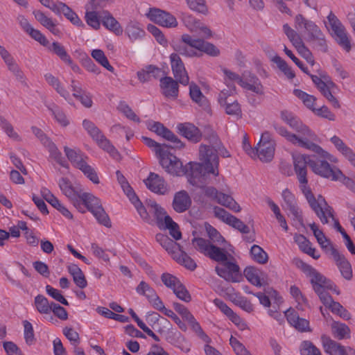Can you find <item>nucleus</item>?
<instances>
[{
	"mask_svg": "<svg viewBox=\"0 0 355 355\" xmlns=\"http://www.w3.org/2000/svg\"><path fill=\"white\" fill-rule=\"evenodd\" d=\"M157 157L160 165L166 173L174 176L186 175L190 184L198 185V181L193 179V176H196L200 173L199 170H201V166L199 164L190 162L183 166L180 159L171 153L168 148H165Z\"/></svg>",
	"mask_w": 355,
	"mask_h": 355,
	"instance_id": "1",
	"label": "nucleus"
},
{
	"mask_svg": "<svg viewBox=\"0 0 355 355\" xmlns=\"http://www.w3.org/2000/svg\"><path fill=\"white\" fill-rule=\"evenodd\" d=\"M199 157L202 163L193 162L199 164L201 170L200 174L193 176V179L198 181L197 187H201L200 184L204 183L207 174L211 173L215 176L218 175V150L210 147V146L201 144L199 148Z\"/></svg>",
	"mask_w": 355,
	"mask_h": 355,
	"instance_id": "2",
	"label": "nucleus"
},
{
	"mask_svg": "<svg viewBox=\"0 0 355 355\" xmlns=\"http://www.w3.org/2000/svg\"><path fill=\"white\" fill-rule=\"evenodd\" d=\"M273 128L277 133L285 137L294 145L310 150L323 158L329 157V153L324 151L320 146L311 141V140L315 139V137H308L300 133H298V135L291 133L286 128L277 123L273 124Z\"/></svg>",
	"mask_w": 355,
	"mask_h": 355,
	"instance_id": "3",
	"label": "nucleus"
},
{
	"mask_svg": "<svg viewBox=\"0 0 355 355\" xmlns=\"http://www.w3.org/2000/svg\"><path fill=\"white\" fill-rule=\"evenodd\" d=\"M303 194L305 196L311 208L320 218L322 224L329 223L328 217H333V208L328 205L324 198L319 195L316 198L310 188L307 186H303L301 189Z\"/></svg>",
	"mask_w": 355,
	"mask_h": 355,
	"instance_id": "4",
	"label": "nucleus"
},
{
	"mask_svg": "<svg viewBox=\"0 0 355 355\" xmlns=\"http://www.w3.org/2000/svg\"><path fill=\"white\" fill-rule=\"evenodd\" d=\"M192 243L196 250L216 262L221 263L227 261L228 256L234 259L225 248L215 245L209 240L194 238Z\"/></svg>",
	"mask_w": 355,
	"mask_h": 355,
	"instance_id": "5",
	"label": "nucleus"
},
{
	"mask_svg": "<svg viewBox=\"0 0 355 355\" xmlns=\"http://www.w3.org/2000/svg\"><path fill=\"white\" fill-rule=\"evenodd\" d=\"M82 209L79 210L85 212L83 205H85L89 211H90L98 222L107 227H111V222L108 215L102 207L101 200L90 193H83L81 196Z\"/></svg>",
	"mask_w": 355,
	"mask_h": 355,
	"instance_id": "6",
	"label": "nucleus"
},
{
	"mask_svg": "<svg viewBox=\"0 0 355 355\" xmlns=\"http://www.w3.org/2000/svg\"><path fill=\"white\" fill-rule=\"evenodd\" d=\"M83 126L101 148L107 151L113 158L117 159L119 156L118 151L93 122L85 119L83 121Z\"/></svg>",
	"mask_w": 355,
	"mask_h": 355,
	"instance_id": "7",
	"label": "nucleus"
},
{
	"mask_svg": "<svg viewBox=\"0 0 355 355\" xmlns=\"http://www.w3.org/2000/svg\"><path fill=\"white\" fill-rule=\"evenodd\" d=\"M64 153L69 160L80 169L94 184H98L99 179L95 170L83 158L80 151H76L67 146L64 148Z\"/></svg>",
	"mask_w": 355,
	"mask_h": 355,
	"instance_id": "8",
	"label": "nucleus"
},
{
	"mask_svg": "<svg viewBox=\"0 0 355 355\" xmlns=\"http://www.w3.org/2000/svg\"><path fill=\"white\" fill-rule=\"evenodd\" d=\"M299 263L298 267L307 277H310V282L313 291H315V287H320V288H327V289L335 291L338 295L340 293L339 291H337L336 286L316 269L302 261H300Z\"/></svg>",
	"mask_w": 355,
	"mask_h": 355,
	"instance_id": "9",
	"label": "nucleus"
},
{
	"mask_svg": "<svg viewBox=\"0 0 355 355\" xmlns=\"http://www.w3.org/2000/svg\"><path fill=\"white\" fill-rule=\"evenodd\" d=\"M327 20L333 31V37L340 46L349 51L351 44L345 26L332 11L327 16Z\"/></svg>",
	"mask_w": 355,
	"mask_h": 355,
	"instance_id": "10",
	"label": "nucleus"
},
{
	"mask_svg": "<svg viewBox=\"0 0 355 355\" xmlns=\"http://www.w3.org/2000/svg\"><path fill=\"white\" fill-rule=\"evenodd\" d=\"M313 161V162H311V168L315 174L329 178L331 180H339L343 176L340 169L331 167L328 162L320 159L315 155Z\"/></svg>",
	"mask_w": 355,
	"mask_h": 355,
	"instance_id": "11",
	"label": "nucleus"
},
{
	"mask_svg": "<svg viewBox=\"0 0 355 355\" xmlns=\"http://www.w3.org/2000/svg\"><path fill=\"white\" fill-rule=\"evenodd\" d=\"M275 142L272 139L269 132L266 131L261 135V139L256 148L255 153L261 162H270L275 154Z\"/></svg>",
	"mask_w": 355,
	"mask_h": 355,
	"instance_id": "12",
	"label": "nucleus"
},
{
	"mask_svg": "<svg viewBox=\"0 0 355 355\" xmlns=\"http://www.w3.org/2000/svg\"><path fill=\"white\" fill-rule=\"evenodd\" d=\"M293 159L294 170L300 182V187L302 189L303 186L308 185L306 166L309 165L311 167V162H313V156L311 157L306 155L295 154L293 155Z\"/></svg>",
	"mask_w": 355,
	"mask_h": 355,
	"instance_id": "13",
	"label": "nucleus"
},
{
	"mask_svg": "<svg viewBox=\"0 0 355 355\" xmlns=\"http://www.w3.org/2000/svg\"><path fill=\"white\" fill-rule=\"evenodd\" d=\"M184 44L197 51H201L211 56H218L220 51L213 44L205 42L202 39H195L188 34H184L181 37V41Z\"/></svg>",
	"mask_w": 355,
	"mask_h": 355,
	"instance_id": "14",
	"label": "nucleus"
},
{
	"mask_svg": "<svg viewBox=\"0 0 355 355\" xmlns=\"http://www.w3.org/2000/svg\"><path fill=\"white\" fill-rule=\"evenodd\" d=\"M204 193L206 196L216 200L218 203L225 206L234 212L241 211L239 205L229 195L218 192L213 187H204Z\"/></svg>",
	"mask_w": 355,
	"mask_h": 355,
	"instance_id": "15",
	"label": "nucleus"
},
{
	"mask_svg": "<svg viewBox=\"0 0 355 355\" xmlns=\"http://www.w3.org/2000/svg\"><path fill=\"white\" fill-rule=\"evenodd\" d=\"M148 129L157 135L162 137L165 139L171 141L172 145H169L171 148L181 149L184 147V144L180 139L169 129L166 128L159 122H152L148 123Z\"/></svg>",
	"mask_w": 355,
	"mask_h": 355,
	"instance_id": "16",
	"label": "nucleus"
},
{
	"mask_svg": "<svg viewBox=\"0 0 355 355\" xmlns=\"http://www.w3.org/2000/svg\"><path fill=\"white\" fill-rule=\"evenodd\" d=\"M215 270L218 276L228 282H237L241 277L239 266L228 259L221 262V266H216Z\"/></svg>",
	"mask_w": 355,
	"mask_h": 355,
	"instance_id": "17",
	"label": "nucleus"
},
{
	"mask_svg": "<svg viewBox=\"0 0 355 355\" xmlns=\"http://www.w3.org/2000/svg\"><path fill=\"white\" fill-rule=\"evenodd\" d=\"M59 187L62 193L68 198L73 205L78 210H81V196L83 193L73 187L71 182L66 178H62L59 180Z\"/></svg>",
	"mask_w": 355,
	"mask_h": 355,
	"instance_id": "18",
	"label": "nucleus"
},
{
	"mask_svg": "<svg viewBox=\"0 0 355 355\" xmlns=\"http://www.w3.org/2000/svg\"><path fill=\"white\" fill-rule=\"evenodd\" d=\"M321 340L324 352L329 355H355L352 347L343 346L325 335L322 336Z\"/></svg>",
	"mask_w": 355,
	"mask_h": 355,
	"instance_id": "19",
	"label": "nucleus"
},
{
	"mask_svg": "<svg viewBox=\"0 0 355 355\" xmlns=\"http://www.w3.org/2000/svg\"><path fill=\"white\" fill-rule=\"evenodd\" d=\"M284 205L282 206L288 209L292 214L293 220H296L302 226H304L302 213L297 206L294 194L288 189H284L282 193Z\"/></svg>",
	"mask_w": 355,
	"mask_h": 355,
	"instance_id": "20",
	"label": "nucleus"
},
{
	"mask_svg": "<svg viewBox=\"0 0 355 355\" xmlns=\"http://www.w3.org/2000/svg\"><path fill=\"white\" fill-rule=\"evenodd\" d=\"M214 211L216 218L238 230L241 233L248 234L250 232V228L248 226L245 225L240 219L228 213L224 209L215 207L214 208Z\"/></svg>",
	"mask_w": 355,
	"mask_h": 355,
	"instance_id": "21",
	"label": "nucleus"
},
{
	"mask_svg": "<svg viewBox=\"0 0 355 355\" xmlns=\"http://www.w3.org/2000/svg\"><path fill=\"white\" fill-rule=\"evenodd\" d=\"M147 17L164 27L173 28L178 26L177 19L173 15L157 8H150Z\"/></svg>",
	"mask_w": 355,
	"mask_h": 355,
	"instance_id": "22",
	"label": "nucleus"
},
{
	"mask_svg": "<svg viewBox=\"0 0 355 355\" xmlns=\"http://www.w3.org/2000/svg\"><path fill=\"white\" fill-rule=\"evenodd\" d=\"M281 119L297 133L308 137H315V134L306 125L302 124L293 113L283 110L281 112Z\"/></svg>",
	"mask_w": 355,
	"mask_h": 355,
	"instance_id": "23",
	"label": "nucleus"
},
{
	"mask_svg": "<svg viewBox=\"0 0 355 355\" xmlns=\"http://www.w3.org/2000/svg\"><path fill=\"white\" fill-rule=\"evenodd\" d=\"M330 252L341 273V275L346 280H351L353 277V273L352 266L349 261L334 246H330Z\"/></svg>",
	"mask_w": 355,
	"mask_h": 355,
	"instance_id": "24",
	"label": "nucleus"
},
{
	"mask_svg": "<svg viewBox=\"0 0 355 355\" xmlns=\"http://www.w3.org/2000/svg\"><path fill=\"white\" fill-rule=\"evenodd\" d=\"M171 68L173 76L180 83L187 85L189 78L184 68V63L178 53H172L170 56Z\"/></svg>",
	"mask_w": 355,
	"mask_h": 355,
	"instance_id": "25",
	"label": "nucleus"
},
{
	"mask_svg": "<svg viewBox=\"0 0 355 355\" xmlns=\"http://www.w3.org/2000/svg\"><path fill=\"white\" fill-rule=\"evenodd\" d=\"M284 314L288 323L298 331L308 332L311 331L309 321L300 318L298 313L294 309H288L284 312Z\"/></svg>",
	"mask_w": 355,
	"mask_h": 355,
	"instance_id": "26",
	"label": "nucleus"
},
{
	"mask_svg": "<svg viewBox=\"0 0 355 355\" xmlns=\"http://www.w3.org/2000/svg\"><path fill=\"white\" fill-rule=\"evenodd\" d=\"M240 85L257 94H263V87L259 78L250 71H245L242 75Z\"/></svg>",
	"mask_w": 355,
	"mask_h": 355,
	"instance_id": "27",
	"label": "nucleus"
},
{
	"mask_svg": "<svg viewBox=\"0 0 355 355\" xmlns=\"http://www.w3.org/2000/svg\"><path fill=\"white\" fill-rule=\"evenodd\" d=\"M296 27L304 28L308 34L309 40L322 33L320 27L313 21L307 19L302 15L298 14L295 17Z\"/></svg>",
	"mask_w": 355,
	"mask_h": 355,
	"instance_id": "28",
	"label": "nucleus"
},
{
	"mask_svg": "<svg viewBox=\"0 0 355 355\" xmlns=\"http://www.w3.org/2000/svg\"><path fill=\"white\" fill-rule=\"evenodd\" d=\"M178 130L181 135L193 143L200 141L202 138L200 130L192 123H180Z\"/></svg>",
	"mask_w": 355,
	"mask_h": 355,
	"instance_id": "29",
	"label": "nucleus"
},
{
	"mask_svg": "<svg viewBox=\"0 0 355 355\" xmlns=\"http://www.w3.org/2000/svg\"><path fill=\"white\" fill-rule=\"evenodd\" d=\"M144 182L146 187L154 193L164 195L167 191L164 180L155 173H150Z\"/></svg>",
	"mask_w": 355,
	"mask_h": 355,
	"instance_id": "30",
	"label": "nucleus"
},
{
	"mask_svg": "<svg viewBox=\"0 0 355 355\" xmlns=\"http://www.w3.org/2000/svg\"><path fill=\"white\" fill-rule=\"evenodd\" d=\"M178 81L171 77L166 76L160 79L162 94L167 98H176L178 96Z\"/></svg>",
	"mask_w": 355,
	"mask_h": 355,
	"instance_id": "31",
	"label": "nucleus"
},
{
	"mask_svg": "<svg viewBox=\"0 0 355 355\" xmlns=\"http://www.w3.org/2000/svg\"><path fill=\"white\" fill-rule=\"evenodd\" d=\"M191 205V200L185 191L177 192L173 200V207L176 212L182 213Z\"/></svg>",
	"mask_w": 355,
	"mask_h": 355,
	"instance_id": "32",
	"label": "nucleus"
},
{
	"mask_svg": "<svg viewBox=\"0 0 355 355\" xmlns=\"http://www.w3.org/2000/svg\"><path fill=\"white\" fill-rule=\"evenodd\" d=\"M156 241L164 248L173 258L175 255L182 249L180 244L171 239L168 236L163 234H157L155 236Z\"/></svg>",
	"mask_w": 355,
	"mask_h": 355,
	"instance_id": "33",
	"label": "nucleus"
},
{
	"mask_svg": "<svg viewBox=\"0 0 355 355\" xmlns=\"http://www.w3.org/2000/svg\"><path fill=\"white\" fill-rule=\"evenodd\" d=\"M189 95L193 101L204 110L209 107V101L207 98L202 94L199 87L193 83H191L189 86Z\"/></svg>",
	"mask_w": 355,
	"mask_h": 355,
	"instance_id": "34",
	"label": "nucleus"
},
{
	"mask_svg": "<svg viewBox=\"0 0 355 355\" xmlns=\"http://www.w3.org/2000/svg\"><path fill=\"white\" fill-rule=\"evenodd\" d=\"M331 327L332 334L336 338L343 340L350 337V329L345 324L334 321Z\"/></svg>",
	"mask_w": 355,
	"mask_h": 355,
	"instance_id": "35",
	"label": "nucleus"
},
{
	"mask_svg": "<svg viewBox=\"0 0 355 355\" xmlns=\"http://www.w3.org/2000/svg\"><path fill=\"white\" fill-rule=\"evenodd\" d=\"M103 24L117 35H120L123 33V28L120 24L108 12H105V15L103 18Z\"/></svg>",
	"mask_w": 355,
	"mask_h": 355,
	"instance_id": "36",
	"label": "nucleus"
},
{
	"mask_svg": "<svg viewBox=\"0 0 355 355\" xmlns=\"http://www.w3.org/2000/svg\"><path fill=\"white\" fill-rule=\"evenodd\" d=\"M125 33L132 42L141 40L145 35V31L136 23H130L125 28Z\"/></svg>",
	"mask_w": 355,
	"mask_h": 355,
	"instance_id": "37",
	"label": "nucleus"
},
{
	"mask_svg": "<svg viewBox=\"0 0 355 355\" xmlns=\"http://www.w3.org/2000/svg\"><path fill=\"white\" fill-rule=\"evenodd\" d=\"M225 109V113L228 115L236 116L237 119L242 117V110L241 105L237 101H230L220 105Z\"/></svg>",
	"mask_w": 355,
	"mask_h": 355,
	"instance_id": "38",
	"label": "nucleus"
},
{
	"mask_svg": "<svg viewBox=\"0 0 355 355\" xmlns=\"http://www.w3.org/2000/svg\"><path fill=\"white\" fill-rule=\"evenodd\" d=\"M178 263L184 266L185 268L190 270H194L197 265L196 262L192 259L182 249L178 252L173 257Z\"/></svg>",
	"mask_w": 355,
	"mask_h": 355,
	"instance_id": "39",
	"label": "nucleus"
},
{
	"mask_svg": "<svg viewBox=\"0 0 355 355\" xmlns=\"http://www.w3.org/2000/svg\"><path fill=\"white\" fill-rule=\"evenodd\" d=\"M244 275L253 285L261 287L263 284L260 278V271L254 267H247L244 270Z\"/></svg>",
	"mask_w": 355,
	"mask_h": 355,
	"instance_id": "40",
	"label": "nucleus"
},
{
	"mask_svg": "<svg viewBox=\"0 0 355 355\" xmlns=\"http://www.w3.org/2000/svg\"><path fill=\"white\" fill-rule=\"evenodd\" d=\"M250 254L253 260L260 264H264L268 262V254L262 248L257 245H254L251 247Z\"/></svg>",
	"mask_w": 355,
	"mask_h": 355,
	"instance_id": "41",
	"label": "nucleus"
},
{
	"mask_svg": "<svg viewBox=\"0 0 355 355\" xmlns=\"http://www.w3.org/2000/svg\"><path fill=\"white\" fill-rule=\"evenodd\" d=\"M35 306L36 309L42 314H48L51 311L52 306L48 300L42 295H38L35 297Z\"/></svg>",
	"mask_w": 355,
	"mask_h": 355,
	"instance_id": "42",
	"label": "nucleus"
},
{
	"mask_svg": "<svg viewBox=\"0 0 355 355\" xmlns=\"http://www.w3.org/2000/svg\"><path fill=\"white\" fill-rule=\"evenodd\" d=\"M293 93L297 98L302 101L303 103L307 108L313 112V110L315 108L314 107V105L316 101L315 96L308 94L306 92L298 89H294Z\"/></svg>",
	"mask_w": 355,
	"mask_h": 355,
	"instance_id": "43",
	"label": "nucleus"
},
{
	"mask_svg": "<svg viewBox=\"0 0 355 355\" xmlns=\"http://www.w3.org/2000/svg\"><path fill=\"white\" fill-rule=\"evenodd\" d=\"M91 55L102 67L110 72L114 71V67L110 64L104 52L101 49H94L92 51Z\"/></svg>",
	"mask_w": 355,
	"mask_h": 355,
	"instance_id": "44",
	"label": "nucleus"
},
{
	"mask_svg": "<svg viewBox=\"0 0 355 355\" xmlns=\"http://www.w3.org/2000/svg\"><path fill=\"white\" fill-rule=\"evenodd\" d=\"M50 50L53 52L59 58L65 62H70V55L67 52L64 46L58 42H53L50 47Z\"/></svg>",
	"mask_w": 355,
	"mask_h": 355,
	"instance_id": "45",
	"label": "nucleus"
},
{
	"mask_svg": "<svg viewBox=\"0 0 355 355\" xmlns=\"http://www.w3.org/2000/svg\"><path fill=\"white\" fill-rule=\"evenodd\" d=\"M188 7L193 11L206 15L208 12L206 0H186Z\"/></svg>",
	"mask_w": 355,
	"mask_h": 355,
	"instance_id": "46",
	"label": "nucleus"
},
{
	"mask_svg": "<svg viewBox=\"0 0 355 355\" xmlns=\"http://www.w3.org/2000/svg\"><path fill=\"white\" fill-rule=\"evenodd\" d=\"M300 351L301 355H322L320 350L309 340L301 343Z\"/></svg>",
	"mask_w": 355,
	"mask_h": 355,
	"instance_id": "47",
	"label": "nucleus"
},
{
	"mask_svg": "<svg viewBox=\"0 0 355 355\" xmlns=\"http://www.w3.org/2000/svg\"><path fill=\"white\" fill-rule=\"evenodd\" d=\"M174 50L178 53L187 57L198 56V52L182 42L173 46Z\"/></svg>",
	"mask_w": 355,
	"mask_h": 355,
	"instance_id": "48",
	"label": "nucleus"
},
{
	"mask_svg": "<svg viewBox=\"0 0 355 355\" xmlns=\"http://www.w3.org/2000/svg\"><path fill=\"white\" fill-rule=\"evenodd\" d=\"M6 66L8 69L15 76L17 80L24 85H26V76L15 60Z\"/></svg>",
	"mask_w": 355,
	"mask_h": 355,
	"instance_id": "49",
	"label": "nucleus"
},
{
	"mask_svg": "<svg viewBox=\"0 0 355 355\" xmlns=\"http://www.w3.org/2000/svg\"><path fill=\"white\" fill-rule=\"evenodd\" d=\"M142 139L147 146L153 148L157 157H158V155H160L165 148H170L169 145L160 144L152 139L146 137H142Z\"/></svg>",
	"mask_w": 355,
	"mask_h": 355,
	"instance_id": "50",
	"label": "nucleus"
},
{
	"mask_svg": "<svg viewBox=\"0 0 355 355\" xmlns=\"http://www.w3.org/2000/svg\"><path fill=\"white\" fill-rule=\"evenodd\" d=\"M161 280L167 288H171L173 291L181 284L179 279L168 272L162 275Z\"/></svg>",
	"mask_w": 355,
	"mask_h": 355,
	"instance_id": "51",
	"label": "nucleus"
},
{
	"mask_svg": "<svg viewBox=\"0 0 355 355\" xmlns=\"http://www.w3.org/2000/svg\"><path fill=\"white\" fill-rule=\"evenodd\" d=\"M328 308L333 313L338 315L345 320L350 319V313L338 302H331Z\"/></svg>",
	"mask_w": 355,
	"mask_h": 355,
	"instance_id": "52",
	"label": "nucleus"
},
{
	"mask_svg": "<svg viewBox=\"0 0 355 355\" xmlns=\"http://www.w3.org/2000/svg\"><path fill=\"white\" fill-rule=\"evenodd\" d=\"M283 31L294 46L303 42L300 35L291 28L288 24H285L283 26Z\"/></svg>",
	"mask_w": 355,
	"mask_h": 355,
	"instance_id": "53",
	"label": "nucleus"
},
{
	"mask_svg": "<svg viewBox=\"0 0 355 355\" xmlns=\"http://www.w3.org/2000/svg\"><path fill=\"white\" fill-rule=\"evenodd\" d=\"M62 13L73 25H76L78 26H82V27L85 26V24L83 23V21L80 20V19L76 15V13L75 12H73L68 6L66 5L65 7H63Z\"/></svg>",
	"mask_w": 355,
	"mask_h": 355,
	"instance_id": "54",
	"label": "nucleus"
},
{
	"mask_svg": "<svg viewBox=\"0 0 355 355\" xmlns=\"http://www.w3.org/2000/svg\"><path fill=\"white\" fill-rule=\"evenodd\" d=\"M23 324L24 328V334L26 343L28 345H31L35 342L33 325L28 320L23 321Z\"/></svg>",
	"mask_w": 355,
	"mask_h": 355,
	"instance_id": "55",
	"label": "nucleus"
},
{
	"mask_svg": "<svg viewBox=\"0 0 355 355\" xmlns=\"http://www.w3.org/2000/svg\"><path fill=\"white\" fill-rule=\"evenodd\" d=\"M206 231L211 240L210 241L213 244L214 243H216L217 244L221 245L222 243H225V239L220 235L217 230L213 227L211 225H206Z\"/></svg>",
	"mask_w": 355,
	"mask_h": 355,
	"instance_id": "56",
	"label": "nucleus"
},
{
	"mask_svg": "<svg viewBox=\"0 0 355 355\" xmlns=\"http://www.w3.org/2000/svg\"><path fill=\"white\" fill-rule=\"evenodd\" d=\"M309 41L314 43L315 47L320 51L323 53H326L328 51V45L327 43V40L325 38V35L323 33H321V35H318L313 37Z\"/></svg>",
	"mask_w": 355,
	"mask_h": 355,
	"instance_id": "57",
	"label": "nucleus"
},
{
	"mask_svg": "<svg viewBox=\"0 0 355 355\" xmlns=\"http://www.w3.org/2000/svg\"><path fill=\"white\" fill-rule=\"evenodd\" d=\"M49 153L51 156L62 166H66L64 164V161L63 160V157H62L61 153L58 149L57 146L53 142H50L46 146Z\"/></svg>",
	"mask_w": 355,
	"mask_h": 355,
	"instance_id": "58",
	"label": "nucleus"
},
{
	"mask_svg": "<svg viewBox=\"0 0 355 355\" xmlns=\"http://www.w3.org/2000/svg\"><path fill=\"white\" fill-rule=\"evenodd\" d=\"M98 312L107 318L114 319L121 322H125L128 320L127 316L114 313L107 308L103 307L99 309Z\"/></svg>",
	"mask_w": 355,
	"mask_h": 355,
	"instance_id": "59",
	"label": "nucleus"
},
{
	"mask_svg": "<svg viewBox=\"0 0 355 355\" xmlns=\"http://www.w3.org/2000/svg\"><path fill=\"white\" fill-rule=\"evenodd\" d=\"M147 30L155 37L157 42L163 46L167 44V40L165 38L162 32L155 25L149 24Z\"/></svg>",
	"mask_w": 355,
	"mask_h": 355,
	"instance_id": "60",
	"label": "nucleus"
},
{
	"mask_svg": "<svg viewBox=\"0 0 355 355\" xmlns=\"http://www.w3.org/2000/svg\"><path fill=\"white\" fill-rule=\"evenodd\" d=\"M0 125L10 137L17 140L19 139L12 125L3 116H0Z\"/></svg>",
	"mask_w": 355,
	"mask_h": 355,
	"instance_id": "61",
	"label": "nucleus"
},
{
	"mask_svg": "<svg viewBox=\"0 0 355 355\" xmlns=\"http://www.w3.org/2000/svg\"><path fill=\"white\" fill-rule=\"evenodd\" d=\"M328 290L327 288L315 287V293L318 295L322 303L327 307L329 306V304L333 302V299L331 296L327 292Z\"/></svg>",
	"mask_w": 355,
	"mask_h": 355,
	"instance_id": "62",
	"label": "nucleus"
},
{
	"mask_svg": "<svg viewBox=\"0 0 355 355\" xmlns=\"http://www.w3.org/2000/svg\"><path fill=\"white\" fill-rule=\"evenodd\" d=\"M46 293L52 297L56 301L60 302L61 304L68 306V301L64 297V296L61 294L60 291L58 289L53 288L52 286L47 285L46 286Z\"/></svg>",
	"mask_w": 355,
	"mask_h": 355,
	"instance_id": "63",
	"label": "nucleus"
},
{
	"mask_svg": "<svg viewBox=\"0 0 355 355\" xmlns=\"http://www.w3.org/2000/svg\"><path fill=\"white\" fill-rule=\"evenodd\" d=\"M295 47L297 49L298 53L307 61V62L311 65L314 64L313 55L310 50L304 45L303 42Z\"/></svg>",
	"mask_w": 355,
	"mask_h": 355,
	"instance_id": "64",
	"label": "nucleus"
}]
</instances>
